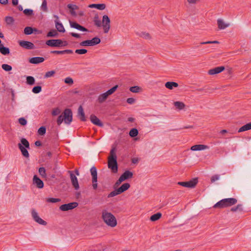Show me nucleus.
Instances as JSON below:
<instances>
[{
    "mask_svg": "<svg viewBox=\"0 0 251 251\" xmlns=\"http://www.w3.org/2000/svg\"><path fill=\"white\" fill-rule=\"evenodd\" d=\"M35 78L31 76H28L26 77V83L30 85H32L35 83Z\"/></svg>",
    "mask_w": 251,
    "mask_h": 251,
    "instance_id": "nucleus-38",
    "label": "nucleus"
},
{
    "mask_svg": "<svg viewBox=\"0 0 251 251\" xmlns=\"http://www.w3.org/2000/svg\"><path fill=\"white\" fill-rule=\"evenodd\" d=\"M115 151H116L115 148H113L111 149V150L110 151V156L108 158H114L115 159H117V156H116V154L115 153Z\"/></svg>",
    "mask_w": 251,
    "mask_h": 251,
    "instance_id": "nucleus-51",
    "label": "nucleus"
},
{
    "mask_svg": "<svg viewBox=\"0 0 251 251\" xmlns=\"http://www.w3.org/2000/svg\"><path fill=\"white\" fill-rule=\"evenodd\" d=\"M133 176V173L129 171H126L119 177L118 180L114 184V187H118L123 181L131 178Z\"/></svg>",
    "mask_w": 251,
    "mask_h": 251,
    "instance_id": "nucleus-3",
    "label": "nucleus"
},
{
    "mask_svg": "<svg viewBox=\"0 0 251 251\" xmlns=\"http://www.w3.org/2000/svg\"><path fill=\"white\" fill-rule=\"evenodd\" d=\"M108 167L111 170L112 172L115 173L118 171V164L117 159L114 158H108Z\"/></svg>",
    "mask_w": 251,
    "mask_h": 251,
    "instance_id": "nucleus-7",
    "label": "nucleus"
},
{
    "mask_svg": "<svg viewBox=\"0 0 251 251\" xmlns=\"http://www.w3.org/2000/svg\"><path fill=\"white\" fill-rule=\"evenodd\" d=\"M39 173L43 177H46L47 176L46 171L44 167H40L39 169Z\"/></svg>",
    "mask_w": 251,
    "mask_h": 251,
    "instance_id": "nucleus-40",
    "label": "nucleus"
},
{
    "mask_svg": "<svg viewBox=\"0 0 251 251\" xmlns=\"http://www.w3.org/2000/svg\"><path fill=\"white\" fill-rule=\"evenodd\" d=\"M5 21L8 25H12L14 22V20L12 17L6 16L5 18Z\"/></svg>",
    "mask_w": 251,
    "mask_h": 251,
    "instance_id": "nucleus-37",
    "label": "nucleus"
},
{
    "mask_svg": "<svg viewBox=\"0 0 251 251\" xmlns=\"http://www.w3.org/2000/svg\"><path fill=\"white\" fill-rule=\"evenodd\" d=\"M242 209H242V205L241 204H239L237 205H236V206L231 208V210L232 211L234 212V211H238V210L242 211Z\"/></svg>",
    "mask_w": 251,
    "mask_h": 251,
    "instance_id": "nucleus-53",
    "label": "nucleus"
},
{
    "mask_svg": "<svg viewBox=\"0 0 251 251\" xmlns=\"http://www.w3.org/2000/svg\"><path fill=\"white\" fill-rule=\"evenodd\" d=\"M18 147L24 157H29V153L27 149H29V143L26 139H21V143L18 144Z\"/></svg>",
    "mask_w": 251,
    "mask_h": 251,
    "instance_id": "nucleus-2",
    "label": "nucleus"
},
{
    "mask_svg": "<svg viewBox=\"0 0 251 251\" xmlns=\"http://www.w3.org/2000/svg\"><path fill=\"white\" fill-rule=\"evenodd\" d=\"M55 74V71H48L47 72L45 75H44V77L45 78H48V77H51L54 74Z\"/></svg>",
    "mask_w": 251,
    "mask_h": 251,
    "instance_id": "nucleus-56",
    "label": "nucleus"
},
{
    "mask_svg": "<svg viewBox=\"0 0 251 251\" xmlns=\"http://www.w3.org/2000/svg\"><path fill=\"white\" fill-rule=\"evenodd\" d=\"M208 44H220V42L217 41H206V42H201L200 43L199 46H203V45H208Z\"/></svg>",
    "mask_w": 251,
    "mask_h": 251,
    "instance_id": "nucleus-39",
    "label": "nucleus"
},
{
    "mask_svg": "<svg viewBox=\"0 0 251 251\" xmlns=\"http://www.w3.org/2000/svg\"><path fill=\"white\" fill-rule=\"evenodd\" d=\"M101 25L102 26L104 32L107 33L110 28V20L107 15H104L102 17Z\"/></svg>",
    "mask_w": 251,
    "mask_h": 251,
    "instance_id": "nucleus-5",
    "label": "nucleus"
},
{
    "mask_svg": "<svg viewBox=\"0 0 251 251\" xmlns=\"http://www.w3.org/2000/svg\"><path fill=\"white\" fill-rule=\"evenodd\" d=\"M140 88L139 86H135L130 88V91L132 93H138L139 92Z\"/></svg>",
    "mask_w": 251,
    "mask_h": 251,
    "instance_id": "nucleus-52",
    "label": "nucleus"
},
{
    "mask_svg": "<svg viewBox=\"0 0 251 251\" xmlns=\"http://www.w3.org/2000/svg\"><path fill=\"white\" fill-rule=\"evenodd\" d=\"M31 215L34 220L41 225L45 226L47 225V222L41 219L39 216L37 211L35 209L31 210Z\"/></svg>",
    "mask_w": 251,
    "mask_h": 251,
    "instance_id": "nucleus-8",
    "label": "nucleus"
},
{
    "mask_svg": "<svg viewBox=\"0 0 251 251\" xmlns=\"http://www.w3.org/2000/svg\"><path fill=\"white\" fill-rule=\"evenodd\" d=\"M33 29L32 27L27 26L24 29V33L26 35H29L32 33Z\"/></svg>",
    "mask_w": 251,
    "mask_h": 251,
    "instance_id": "nucleus-46",
    "label": "nucleus"
},
{
    "mask_svg": "<svg viewBox=\"0 0 251 251\" xmlns=\"http://www.w3.org/2000/svg\"><path fill=\"white\" fill-rule=\"evenodd\" d=\"M208 148V147L206 145H196L193 146L191 147V150L192 151H198L204 150Z\"/></svg>",
    "mask_w": 251,
    "mask_h": 251,
    "instance_id": "nucleus-20",
    "label": "nucleus"
},
{
    "mask_svg": "<svg viewBox=\"0 0 251 251\" xmlns=\"http://www.w3.org/2000/svg\"><path fill=\"white\" fill-rule=\"evenodd\" d=\"M92 186L94 189H96L98 187V184H97V179H92Z\"/></svg>",
    "mask_w": 251,
    "mask_h": 251,
    "instance_id": "nucleus-63",
    "label": "nucleus"
},
{
    "mask_svg": "<svg viewBox=\"0 0 251 251\" xmlns=\"http://www.w3.org/2000/svg\"><path fill=\"white\" fill-rule=\"evenodd\" d=\"M161 213H157L156 214H154L153 215H152L151 218H150V220L151 221H156L157 220H158V219H160V218L161 217Z\"/></svg>",
    "mask_w": 251,
    "mask_h": 251,
    "instance_id": "nucleus-35",
    "label": "nucleus"
},
{
    "mask_svg": "<svg viewBox=\"0 0 251 251\" xmlns=\"http://www.w3.org/2000/svg\"><path fill=\"white\" fill-rule=\"evenodd\" d=\"M20 45L22 47H34L33 44L28 41H21Z\"/></svg>",
    "mask_w": 251,
    "mask_h": 251,
    "instance_id": "nucleus-32",
    "label": "nucleus"
},
{
    "mask_svg": "<svg viewBox=\"0 0 251 251\" xmlns=\"http://www.w3.org/2000/svg\"><path fill=\"white\" fill-rule=\"evenodd\" d=\"M91 174L92 176V179H97V170L95 167H92L90 169Z\"/></svg>",
    "mask_w": 251,
    "mask_h": 251,
    "instance_id": "nucleus-33",
    "label": "nucleus"
},
{
    "mask_svg": "<svg viewBox=\"0 0 251 251\" xmlns=\"http://www.w3.org/2000/svg\"><path fill=\"white\" fill-rule=\"evenodd\" d=\"M60 201H61V200L60 199L53 198H48L46 200V201L47 202H51V203H56V202Z\"/></svg>",
    "mask_w": 251,
    "mask_h": 251,
    "instance_id": "nucleus-44",
    "label": "nucleus"
},
{
    "mask_svg": "<svg viewBox=\"0 0 251 251\" xmlns=\"http://www.w3.org/2000/svg\"><path fill=\"white\" fill-rule=\"evenodd\" d=\"M118 189H116L114 191H112L111 192H110L108 195V198H111V197H113L114 196H116L117 195H118L119 194H120V192H118Z\"/></svg>",
    "mask_w": 251,
    "mask_h": 251,
    "instance_id": "nucleus-45",
    "label": "nucleus"
},
{
    "mask_svg": "<svg viewBox=\"0 0 251 251\" xmlns=\"http://www.w3.org/2000/svg\"><path fill=\"white\" fill-rule=\"evenodd\" d=\"M62 42L61 40L59 39H52L46 41V45L51 47H58Z\"/></svg>",
    "mask_w": 251,
    "mask_h": 251,
    "instance_id": "nucleus-13",
    "label": "nucleus"
},
{
    "mask_svg": "<svg viewBox=\"0 0 251 251\" xmlns=\"http://www.w3.org/2000/svg\"><path fill=\"white\" fill-rule=\"evenodd\" d=\"M54 23L55 25V27L58 31L62 33H64L65 31V28L61 23L57 21H54Z\"/></svg>",
    "mask_w": 251,
    "mask_h": 251,
    "instance_id": "nucleus-23",
    "label": "nucleus"
},
{
    "mask_svg": "<svg viewBox=\"0 0 251 251\" xmlns=\"http://www.w3.org/2000/svg\"><path fill=\"white\" fill-rule=\"evenodd\" d=\"M224 201H226L225 203L226 206H229L235 204L237 201L235 198H227L224 199Z\"/></svg>",
    "mask_w": 251,
    "mask_h": 251,
    "instance_id": "nucleus-24",
    "label": "nucleus"
},
{
    "mask_svg": "<svg viewBox=\"0 0 251 251\" xmlns=\"http://www.w3.org/2000/svg\"><path fill=\"white\" fill-rule=\"evenodd\" d=\"M41 9L44 12H47L48 11L47 2L46 0H43L41 5Z\"/></svg>",
    "mask_w": 251,
    "mask_h": 251,
    "instance_id": "nucleus-50",
    "label": "nucleus"
},
{
    "mask_svg": "<svg viewBox=\"0 0 251 251\" xmlns=\"http://www.w3.org/2000/svg\"><path fill=\"white\" fill-rule=\"evenodd\" d=\"M33 184L39 189H41L44 187L43 181L36 175L33 176Z\"/></svg>",
    "mask_w": 251,
    "mask_h": 251,
    "instance_id": "nucleus-12",
    "label": "nucleus"
},
{
    "mask_svg": "<svg viewBox=\"0 0 251 251\" xmlns=\"http://www.w3.org/2000/svg\"><path fill=\"white\" fill-rule=\"evenodd\" d=\"M88 7L93 8H95L100 10H104L106 7V5L104 3L101 4H91L88 5Z\"/></svg>",
    "mask_w": 251,
    "mask_h": 251,
    "instance_id": "nucleus-21",
    "label": "nucleus"
},
{
    "mask_svg": "<svg viewBox=\"0 0 251 251\" xmlns=\"http://www.w3.org/2000/svg\"><path fill=\"white\" fill-rule=\"evenodd\" d=\"M225 201H224V199H223L218 202H217L214 205V207L217 208V207H220V208H223L225 207H226V204L225 203Z\"/></svg>",
    "mask_w": 251,
    "mask_h": 251,
    "instance_id": "nucleus-31",
    "label": "nucleus"
},
{
    "mask_svg": "<svg viewBox=\"0 0 251 251\" xmlns=\"http://www.w3.org/2000/svg\"><path fill=\"white\" fill-rule=\"evenodd\" d=\"M100 40L98 37H94L91 40H86L80 43V46H93L100 43Z\"/></svg>",
    "mask_w": 251,
    "mask_h": 251,
    "instance_id": "nucleus-6",
    "label": "nucleus"
},
{
    "mask_svg": "<svg viewBox=\"0 0 251 251\" xmlns=\"http://www.w3.org/2000/svg\"><path fill=\"white\" fill-rule=\"evenodd\" d=\"M64 82L68 84L71 85L73 84V79L70 77H67L64 79Z\"/></svg>",
    "mask_w": 251,
    "mask_h": 251,
    "instance_id": "nucleus-58",
    "label": "nucleus"
},
{
    "mask_svg": "<svg viewBox=\"0 0 251 251\" xmlns=\"http://www.w3.org/2000/svg\"><path fill=\"white\" fill-rule=\"evenodd\" d=\"M42 91V87L40 86H34L32 89V92L34 94H38Z\"/></svg>",
    "mask_w": 251,
    "mask_h": 251,
    "instance_id": "nucleus-43",
    "label": "nucleus"
},
{
    "mask_svg": "<svg viewBox=\"0 0 251 251\" xmlns=\"http://www.w3.org/2000/svg\"><path fill=\"white\" fill-rule=\"evenodd\" d=\"M69 172L70 173V178L73 186L75 188V190H78L79 189V185L76 176L75 175L73 172L69 171Z\"/></svg>",
    "mask_w": 251,
    "mask_h": 251,
    "instance_id": "nucleus-11",
    "label": "nucleus"
},
{
    "mask_svg": "<svg viewBox=\"0 0 251 251\" xmlns=\"http://www.w3.org/2000/svg\"><path fill=\"white\" fill-rule=\"evenodd\" d=\"M250 129H251V122L249 123L240 127L238 130V132H241Z\"/></svg>",
    "mask_w": 251,
    "mask_h": 251,
    "instance_id": "nucleus-28",
    "label": "nucleus"
},
{
    "mask_svg": "<svg viewBox=\"0 0 251 251\" xmlns=\"http://www.w3.org/2000/svg\"><path fill=\"white\" fill-rule=\"evenodd\" d=\"M46 129L44 126L40 127L38 130V132L40 135H43L46 133Z\"/></svg>",
    "mask_w": 251,
    "mask_h": 251,
    "instance_id": "nucleus-54",
    "label": "nucleus"
},
{
    "mask_svg": "<svg viewBox=\"0 0 251 251\" xmlns=\"http://www.w3.org/2000/svg\"><path fill=\"white\" fill-rule=\"evenodd\" d=\"M101 217L104 222L111 227H115L117 225V220L115 216L107 210L103 209L101 212Z\"/></svg>",
    "mask_w": 251,
    "mask_h": 251,
    "instance_id": "nucleus-1",
    "label": "nucleus"
},
{
    "mask_svg": "<svg viewBox=\"0 0 251 251\" xmlns=\"http://www.w3.org/2000/svg\"><path fill=\"white\" fill-rule=\"evenodd\" d=\"M45 58L42 57H33L29 58V62L33 64H38L44 62Z\"/></svg>",
    "mask_w": 251,
    "mask_h": 251,
    "instance_id": "nucleus-17",
    "label": "nucleus"
},
{
    "mask_svg": "<svg viewBox=\"0 0 251 251\" xmlns=\"http://www.w3.org/2000/svg\"><path fill=\"white\" fill-rule=\"evenodd\" d=\"M58 33L55 30H51L47 34L48 37H55L57 35Z\"/></svg>",
    "mask_w": 251,
    "mask_h": 251,
    "instance_id": "nucleus-49",
    "label": "nucleus"
},
{
    "mask_svg": "<svg viewBox=\"0 0 251 251\" xmlns=\"http://www.w3.org/2000/svg\"><path fill=\"white\" fill-rule=\"evenodd\" d=\"M87 51V50L86 49H83V48H82L81 49L76 50H75V52L76 53L80 54H84V53H86Z\"/></svg>",
    "mask_w": 251,
    "mask_h": 251,
    "instance_id": "nucleus-60",
    "label": "nucleus"
},
{
    "mask_svg": "<svg viewBox=\"0 0 251 251\" xmlns=\"http://www.w3.org/2000/svg\"><path fill=\"white\" fill-rule=\"evenodd\" d=\"M1 68L3 70L7 72L12 70V67L10 65L6 64H2L1 66Z\"/></svg>",
    "mask_w": 251,
    "mask_h": 251,
    "instance_id": "nucleus-47",
    "label": "nucleus"
},
{
    "mask_svg": "<svg viewBox=\"0 0 251 251\" xmlns=\"http://www.w3.org/2000/svg\"><path fill=\"white\" fill-rule=\"evenodd\" d=\"M61 112V110L59 108H54L52 111V115L53 116H57L59 115Z\"/></svg>",
    "mask_w": 251,
    "mask_h": 251,
    "instance_id": "nucleus-57",
    "label": "nucleus"
},
{
    "mask_svg": "<svg viewBox=\"0 0 251 251\" xmlns=\"http://www.w3.org/2000/svg\"><path fill=\"white\" fill-rule=\"evenodd\" d=\"M138 134V131L135 128H132L129 131V135L131 137H135L137 136Z\"/></svg>",
    "mask_w": 251,
    "mask_h": 251,
    "instance_id": "nucleus-36",
    "label": "nucleus"
},
{
    "mask_svg": "<svg viewBox=\"0 0 251 251\" xmlns=\"http://www.w3.org/2000/svg\"><path fill=\"white\" fill-rule=\"evenodd\" d=\"M94 22L95 25L98 27H100L101 26V22L99 20L98 16H95L94 19Z\"/></svg>",
    "mask_w": 251,
    "mask_h": 251,
    "instance_id": "nucleus-41",
    "label": "nucleus"
},
{
    "mask_svg": "<svg viewBox=\"0 0 251 251\" xmlns=\"http://www.w3.org/2000/svg\"><path fill=\"white\" fill-rule=\"evenodd\" d=\"M218 28L220 29H224L230 25L229 23H226L224 20L219 19L217 20Z\"/></svg>",
    "mask_w": 251,
    "mask_h": 251,
    "instance_id": "nucleus-16",
    "label": "nucleus"
},
{
    "mask_svg": "<svg viewBox=\"0 0 251 251\" xmlns=\"http://www.w3.org/2000/svg\"><path fill=\"white\" fill-rule=\"evenodd\" d=\"M90 120H91V122L93 124L97 125L98 126H103V124L100 121L99 119L97 117H96L95 115H91V117H90Z\"/></svg>",
    "mask_w": 251,
    "mask_h": 251,
    "instance_id": "nucleus-19",
    "label": "nucleus"
},
{
    "mask_svg": "<svg viewBox=\"0 0 251 251\" xmlns=\"http://www.w3.org/2000/svg\"><path fill=\"white\" fill-rule=\"evenodd\" d=\"M78 116L82 121H85L86 118L82 106H80L78 108Z\"/></svg>",
    "mask_w": 251,
    "mask_h": 251,
    "instance_id": "nucleus-22",
    "label": "nucleus"
},
{
    "mask_svg": "<svg viewBox=\"0 0 251 251\" xmlns=\"http://www.w3.org/2000/svg\"><path fill=\"white\" fill-rule=\"evenodd\" d=\"M24 13L27 16H31L33 14V10L29 9H25L24 10Z\"/></svg>",
    "mask_w": 251,
    "mask_h": 251,
    "instance_id": "nucleus-59",
    "label": "nucleus"
},
{
    "mask_svg": "<svg viewBox=\"0 0 251 251\" xmlns=\"http://www.w3.org/2000/svg\"><path fill=\"white\" fill-rule=\"evenodd\" d=\"M70 25L71 27L75 28L76 29H78L80 31H87V29L85 28L84 27L76 23V22H74L72 21H70Z\"/></svg>",
    "mask_w": 251,
    "mask_h": 251,
    "instance_id": "nucleus-15",
    "label": "nucleus"
},
{
    "mask_svg": "<svg viewBox=\"0 0 251 251\" xmlns=\"http://www.w3.org/2000/svg\"><path fill=\"white\" fill-rule=\"evenodd\" d=\"M187 2L191 4H196L200 1V0H187Z\"/></svg>",
    "mask_w": 251,
    "mask_h": 251,
    "instance_id": "nucleus-64",
    "label": "nucleus"
},
{
    "mask_svg": "<svg viewBox=\"0 0 251 251\" xmlns=\"http://www.w3.org/2000/svg\"><path fill=\"white\" fill-rule=\"evenodd\" d=\"M68 8L70 10V13L73 16H76V13L74 11L78 8V6L75 4H69L67 5Z\"/></svg>",
    "mask_w": 251,
    "mask_h": 251,
    "instance_id": "nucleus-26",
    "label": "nucleus"
},
{
    "mask_svg": "<svg viewBox=\"0 0 251 251\" xmlns=\"http://www.w3.org/2000/svg\"><path fill=\"white\" fill-rule=\"evenodd\" d=\"M118 87V85H115L108 91H107L105 93L108 95H112L113 93H114V92L117 89Z\"/></svg>",
    "mask_w": 251,
    "mask_h": 251,
    "instance_id": "nucleus-42",
    "label": "nucleus"
},
{
    "mask_svg": "<svg viewBox=\"0 0 251 251\" xmlns=\"http://www.w3.org/2000/svg\"><path fill=\"white\" fill-rule=\"evenodd\" d=\"M198 183L197 178H194L189 181L178 182V184L187 188H194Z\"/></svg>",
    "mask_w": 251,
    "mask_h": 251,
    "instance_id": "nucleus-10",
    "label": "nucleus"
},
{
    "mask_svg": "<svg viewBox=\"0 0 251 251\" xmlns=\"http://www.w3.org/2000/svg\"><path fill=\"white\" fill-rule=\"evenodd\" d=\"M137 35L140 37L146 40H151L152 39L151 34L150 33L146 31H141L137 32Z\"/></svg>",
    "mask_w": 251,
    "mask_h": 251,
    "instance_id": "nucleus-18",
    "label": "nucleus"
},
{
    "mask_svg": "<svg viewBox=\"0 0 251 251\" xmlns=\"http://www.w3.org/2000/svg\"><path fill=\"white\" fill-rule=\"evenodd\" d=\"M0 52L4 55H6L10 53L9 48H0Z\"/></svg>",
    "mask_w": 251,
    "mask_h": 251,
    "instance_id": "nucleus-48",
    "label": "nucleus"
},
{
    "mask_svg": "<svg viewBox=\"0 0 251 251\" xmlns=\"http://www.w3.org/2000/svg\"><path fill=\"white\" fill-rule=\"evenodd\" d=\"M19 122L22 126H25L27 124V121L24 118H20L19 119Z\"/></svg>",
    "mask_w": 251,
    "mask_h": 251,
    "instance_id": "nucleus-61",
    "label": "nucleus"
},
{
    "mask_svg": "<svg viewBox=\"0 0 251 251\" xmlns=\"http://www.w3.org/2000/svg\"><path fill=\"white\" fill-rule=\"evenodd\" d=\"M50 52L58 54H71L73 52V50H53L51 51Z\"/></svg>",
    "mask_w": 251,
    "mask_h": 251,
    "instance_id": "nucleus-27",
    "label": "nucleus"
},
{
    "mask_svg": "<svg viewBox=\"0 0 251 251\" xmlns=\"http://www.w3.org/2000/svg\"><path fill=\"white\" fill-rule=\"evenodd\" d=\"M220 178V176L218 175H214L212 176L211 178V181L212 182H214L216 181V180H219Z\"/></svg>",
    "mask_w": 251,
    "mask_h": 251,
    "instance_id": "nucleus-62",
    "label": "nucleus"
},
{
    "mask_svg": "<svg viewBox=\"0 0 251 251\" xmlns=\"http://www.w3.org/2000/svg\"><path fill=\"white\" fill-rule=\"evenodd\" d=\"M178 84L176 82L168 81L165 83V87L169 89H172L174 87H177Z\"/></svg>",
    "mask_w": 251,
    "mask_h": 251,
    "instance_id": "nucleus-30",
    "label": "nucleus"
},
{
    "mask_svg": "<svg viewBox=\"0 0 251 251\" xmlns=\"http://www.w3.org/2000/svg\"><path fill=\"white\" fill-rule=\"evenodd\" d=\"M64 122L63 114L59 115L57 119V123L58 125H60Z\"/></svg>",
    "mask_w": 251,
    "mask_h": 251,
    "instance_id": "nucleus-55",
    "label": "nucleus"
},
{
    "mask_svg": "<svg viewBox=\"0 0 251 251\" xmlns=\"http://www.w3.org/2000/svg\"><path fill=\"white\" fill-rule=\"evenodd\" d=\"M174 105L175 107L179 110L182 109L184 106V104L181 101H176L174 102Z\"/></svg>",
    "mask_w": 251,
    "mask_h": 251,
    "instance_id": "nucleus-34",
    "label": "nucleus"
},
{
    "mask_svg": "<svg viewBox=\"0 0 251 251\" xmlns=\"http://www.w3.org/2000/svg\"><path fill=\"white\" fill-rule=\"evenodd\" d=\"M130 187V184L128 183H125L122 184L119 188H118V192H120V194L124 192Z\"/></svg>",
    "mask_w": 251,
    "mask_h": 251,
    "instance_id": "nucleus-25",
    "label": "nucleus"
},
{
    "mask_svg": "<svg viewBox=\"0 0 251 251\" xmlns=\"http://www.w3.org/2000/svg\"><path fill=\"white\" fill-rule=\"evenodd\" d=\"M108 97L105 92L102 93L99 96L98 101L99 103H102L107 99Z\"/></svg>",
    "mask_w": 251,
    "mask_h": 251,
    "instance_id": "nucleus-29",
    "label": "nucleus"
},
{
    "mask_svg": "<svg viewBox=\"0 0 251 251\" xmlns=\"http://www.w3.org/2000/svg\"><path fill=\"white\" fill-rule=\"evenodd\" d=\"M64 122L67 125H70L72 122L73 113L70 109L67 108L63 112Z\"/></svg>",
    "mask_w": 251,
    "mask_h": 251,
    "instance_id": "nucleus-4",
    "label": "nucleus"
},
{
    "mask_svg": "<svg viewBox=\"0 0 251 251\" xmlns=\"http://www.w3.org/2000/svg\"><path fill=\"white\" fill-rule=\"evenodd\" d=\"M78 206V203L76 202H70L67 204H64L59 207L61 211H65L73 209Z\"/></svg>",
    "mask_w": 251,
    "mask_h": 251,
    "instance_id": "nucleus-9",
    "label": "nucleus"
},
{
    "mask_svg": "<svg viewBox=\"0 0 251 251\" xmlns=\"http://www.w3.org/2000/svg\"><path fill=\"white\" fill-rule=\"evenodd\" d=\"M224 70L225 67L224 66L217 67L209 70L208 74L210 75H214L222 72Z\"/></svg>",
    "mask_w": 251,
    "mask_h": 251,
    "instance_id": "nucleus-14",
    "label": "nucleus"
}]
</instances>
